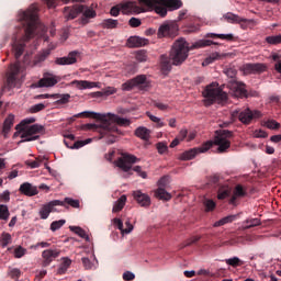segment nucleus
I'll use <instances>...</instances> for the list:
<instances>
[{
    "mask_svg": "<svg viewBox=\"0 0 281 281\" xmlns=\"http://www.w3.org/2000/svg\"><path fill=\"white\" fill-rule=\"evenodd\" d=\"M38 8L32 4L26 11H20L18 20L21 24L18 32L14 34L12 41V49L15 57V60H19L25 52V43L31 38H34L36 34V27H38L37 20Z\"/></svg>",
    "mask_w": 281,
    "mask_h": 281,
    "instance_id": "f257e3e1",
    "label": "nucleus"
},
{
    "mask_svg": "<svg viewBox=\"0 0 281 281\" xmlns=\"http://www.w3.org/2000/svg\"><path fill=\"white\" fill-rule=\"evenodd\" d=\"M74 117H93L100 120V124H86L88 131H97L100 133L101 139L106 137V144H115V135H120L119 126H131L128 119L120 117L116 114L108 113L100 114L95 112H81L76 114Z\"/></svg>",
    "mask_w": 281,
    "mask_h": 281,
    "instance_id": "f03ea898",
    "label": "nucleus"
},
{
    "mask_svg": "<svg viewBox=\"0 0 281 281\" xmlns=\"http://www.w3.org/2000/svg\"><path fill=\"white\" fill-rule=\"evenodd\" d=\"M216 136L214 138V142H206L201 147L191 148L189 150H186L182 153L179 157L181 161H190L196 157V155H200V153H207V150L211 149L212 146H218L217 151L218 153H227V149L232 146V137H234V132L229 130H220L216 131Z\"/></svg>",
    "mask_w": 281,
    "mask_h": 281,
    "instance_id": "7ed1b4c3",
    "label": "nucleus"
},
{
    "mask_svg": "<svg viewBox=\"0 0 281 281\" xmlns=\"http://www.w3.org/2000/svg\"><path fill=\"white\" fill-rule=\"evenodd\" d=\"M210 45H218V43L213 42L212 40H200L193 43L191 46L184 38H179L173 43L170 58L172 65H181L188 58V53L191 49H201L203 47H210Z\"/></svg>",
    "mask_w": 281,
    "mask_h": 281,
    "instance_id": "20e7f679",
    "label": "nucleus"
},
{
    "mask_svg": "<svg viewBox=\"0 0 281 281\" xmlns=\"http://www.w3.org/2000/svg\"><path fill=\"white\" fill-rule=\"evenodd\" d=\"M34 122H36V119L34 117L24 119L15 126V128L21 133V139H23L22 142H36V139H40L41 135L45 133V126L34 124ZM27 124L33 125L26 127Z\"/></svg>",
    "mask_w": 281,
    "mask_h": 281,
    "instance_id": "39448f33",
    "label": "nucleus"
},
{
    "mask_svg": "<svg viewBox=\"0 0 281 281\" xmlns=\"http://www.w3.org/2000/svg\"><path fill=\"white\" fill-rule=\"evenodd\" d=\"M203 98H205V104L206 106H210L211 104H214V102H217V104H223V102H227V94L223 89L218 87V83L213 82L204 89L202 92Z\"/></svg>",
    "mask_w": 281,
    "mask_h": 281,
    "instance_id": "423d86ee",
    "label": "nucleus"
},
{
    "mask_svg": "<svg viewBox=\"0 0 281 281\" xmlns=\"http://www.w3.org/2000/svg\"><path fill=\"white\" fill-rule=\"evenodd\" d=\"M19 74H23L21 61L11 64L10 70L7 72V81L0 92V98L3 95V93H5V91H10L11 89H14L16 85H19ZM1 106H3V102L0 101V109Z\"/></svg>",
    "mask_w": 281,
    "mask_h": 281,
    "instance_id": "0eeeda50",
    "label": "nucleus"
},
{
    "mask_svg": "<svg viewBox=\"0 0 281 281\" xmlns=\"http://www.w3.org/2000/svg\"><path fill=\"white\" fill-rule=\"evenodd\" d=\"M226 76L228 78H232V80L228 82V88L231 89L233 95H235V98H247V86L241 82V81H237L234 78H236V69L234 68H228L225 71Z\"/></svg>",
    "mask_w": 281,
    "mask_h": 281,
    "instance_id": "6e6552de",
    "label": "nucleus"
},
{
    "mask_svg": "<svg viewBox=\"0 0 281 281\" xmlns=\"http://www.w3.org/2000/svg\"><path fill=\"white\" fill-rule=\"evenodd\" d=\"M120 11H122L123 14H142V12H144V9L137 5L136 1H127L112 7L110 10V14L111 16H119Z\"/></svg>",
    "mask_w": 281,
    "mask_h": 281,
    "instance_id": "1a4fd4ad",
    "label": "nucleus"
},
{
    "mask_svg": "<svg viewBox=\"0 0 281 281\" xmlns=\"http://www.w3.org/2000/svg\"><path fill=\"white\" fill-rule=\"evenodd\" d=\"M135 87L139 88L140 91H146L150 87V81H148L146 75H138L122 85L123 91H132Z\"/></svg>",
    "mask_w": 281,
    "mask_h": 281,
    "instance_id": "9d476101",
    "label": "nucleus"
},
{
    "mask_svg": "<svg viewBox=\"0 0 281 281\" xmlns=\"http://www.w3.org/2000/svg\"><path fill=\"white\" fill-rule=\"evenodd\" d=\"M139 8L146 12V9H155L156 14H159V16H166L168 14V7H166V3L159 2V0H138Z\"/></svg>",
    "mask_w": 281,
    "mask_h": 281,
    "instance_id": "9b49d317",
    "label": "nucleus"
},
{
    "mask_svg": "<svg viewBox=\"0 0 281 281\" xmlns=\"http://www.w3.org/2000/svg\"><path fill=\"white\" fill-rule=\"evenodd\" d=\"M233 117H238L241 124H251V121L260 117V111H251L249 108L245 110H235L232 112Z\"/></svg>",
    "mask_w": 281,
    "mask_h": 281,
    "instance_id": "f8f14e48",
    "label": "nucleus"
},
{
    "mask_svg": "<svg viewBox=\"0 0 281 281\" xmlns=\"http://www.w3.org/2000/svg\"><path fill=\"white\" fill-rule=\"evenodd\" d=\"M79 14H83L86 19H94L95 11L93 9H89L85 4H76L68 13V19H76Z\"/></svg>",
    "mask_w": 281,
    "mask_h": 281,
    "instance_id": "ddd939ff",
    "label": "nucleus"
},
{
    "mask_svg": "<svg viewBox=\"0 0 281 281\" xmlns=\"http://www.w3.org/2000/svg\"><path fill=\"white\" fill-rule=\"evenodd\" d=\"M159 188L156 190L155 195L157 199H160L161 201H170L172 199V195L166 191V186H168V176H164L158 181Z\"/></svg>",
    "mask_w": 281,
    "mask_h": 281,
    "instance_id": "4468645a",
    "label": "nucleus"
},
{
    "mask_svg": "<svg viewBox=\"0 0 281 281\" xmlns=\"http://www.w3.org/2000/svg\"><path fill=\"white\" fill-rule=\"evenodd\" d=\"M58 205H65V202L60 201V200H53L46 204H44L41 210H40V216L43 221H46V218H49V214H52V212H56V206Z\"/></svg>",
    "mask_w": 281,
    "mask_h": 281,
    "instance_id": "2eb2a0df",
    "label": "nucleus"
},
{
    "mask_svg": "<svg viewBox=\"0 0 281 281\" xmlns=\"http://www.w3.org/2000/svg\"><path fill=\"white\" fill-rule=\"evenodd\" d=\"M137 162V157L133 155H123V157L119 158L116 166L121 168L124 172H128L133 168V164Z\"/></svg>",
    "mask_w": 281,
    "mask_h": 281,
    "instance_id": "dca6fc26",
    "label": "nucleus"
},
{
    "mask_svg": "<svg viewBox=\"0 0 281 281\" xmlns=\"http://www.w3.org/2000/svg\"><path fill=\"white\" fill-rule=\"evenodd\" d=\"M78 56H80V52L72 50L66 57H57L55 59L56 65H76L78 63Z\"/></svg>",
    "mask_w": 281,
    "mask_h": 281,
    "instance_id": "f3484780",
    "label": "nucleus"
},
{
    "mask_svg": "<svg viewBox=\"0 0 281 281\" xmlns=\"http://www.w3.org/2000/svg\"><path fill=\"white\" fill-rule=\"evenodd\" d=\"M60 256V250L58 249H46L42 252V258H43V267H49L56 258Z\"/></svg>",
    "mask_w": 281,
    "mask_h": 281,
    "instance_id": "a211bd4d",
    "label": "nucleus"
},
{
    "mask_svg": "<svg viewBox=\"0 0 281 281\" xmlns=\"http://www.w3.org/2000/svg\"><path fill=\"white\" fill-rule=\"evenodd\" d=\"M267 71V65L265 64H245L244 65V72L246 74H262Z\"/></svg>",
    "mask_w": 281,
    "mask_h": 281,
    "instance_id": "6ab92c4d",
    "label": "nucleus"
},
{
    "mask_svg": "<svg viewBox=\"0 0 281 281\" xmlns=\"http://www.w3.org/2000/svg\"><path fill=\"white\" fill-rule=\"evenodd\" d=\"M177 34V27L170 24H162L158 29V38L166 36H175Z\"/></svg>",
    "mask_w": 281,
    "mask_h": 281,
    "instance_id": "aec40b11",
    "label": "nucleus"
},
{
    "mask_svg": "<svg viewBox=\"0 0 281 281\" xmlns=\"http://www.w3.org/2000/svg\"><path fill=\"white\" fill-rule=\"evenodd\" d=\"M133 196L140 207H150V196L142 191H134Z\"/></svg>",
    "mask_w": 281,
    "mask_h": 281,
    "instance_id": "412c9836",
    "label": "nucleus"
},
{
    "mask_svg": "<svg viewBox=\"0 0 281 281\" xmlns=\"http://www.w3.org/2000/svg\"><path fill=\"white\" fill-rule=\"evenodd\" d=\"M21 194H25V196H36L38 194V189L30 182H24L20 186Z\"/></svg>",
    "mask_w": 281,
    "mask_h": 281,
    "instance_id": "4be33fe9",
    "label": "nucleus"
},
{
    "mask_svg": "<svg viewBox=\"0 0 281 281\" xmlns=\"http://www.w3.org/2000/svg\"><path fill=\"white\" fill-rule=\"evenodd\" d=\"M55 85H58V79H56V76L49 74H46L37 82V87H55Z\"/></svg>",
    "mask_w": 281,
    "mask_h": 281,
    "instance_id": "5701e85b",
    "label": "nucleus"
},
{
    "mask_svg": "<svg viewBox=\"0 0 281 281\" xmlns=\"http://www.w3.org/2000/svg\"><path fill=\"white\" fill-rule=\"evenodd\" d=\"M146 45H148V40H146L144 37L131 36L127 40V46H130L131 48H134V47H146Z\"/></svg>",
    "mask_w": 281,
    "mask_h": 281,
    "instance_id": "b1692460",
    "label": "nucleus"
},
{
    "mask_svg": "<svg viewBox=\"0 0 281 281\" xmlns=\"http://www.w3.org/2000/svg\"><path fill=\"white\" fill-rule=\"evenodd\" d=\"M114 224L117 226V229L122 232L123 234H131L133 232V224H131V221L125 222V228L124 223H122V220L114 218Z\"/></svg>",
    "mask_w": 281,
    "mask_h": 281,
    "instance_id": "393cba45",
    "label": "nucleus"
},
{
    "mask_svg": "<svg viewBox=\"0 0 281 281\" xmlns=\"http://www.w3.org/2000/svg\"><path fill=\"white\" fill-rule=\"evenodd\" d=\"M223 19H225V21H227V23H248L249 22V20H247L245 18H240L239 15H236L232 12L224 14Z\"/></svg>",
    "mask_w": 281,
    "mask_h": 281,
    "instance_id": "a878e982",
    "label": "nucleus"
},
{
    "mask_svg": "<svg viewBox=\"0 0 281 281\" xmlns=\"http://www.w3.org/2000/svg\"><path fill=\"white\" fill-rule=\"evenodd\" d=\"M159 3H165L166 8L170 10H179L183 8V2L181 0H158Z\"/></svg>",
    "mask_w": 281,
    "mask_h": 281,
    "instance_id": "bb28decb",
    "label": "nucleus"
},
{
    "mask_svg": "<svg viewBox=\"0 0 281 281\" xmlns=\"http://www.w3.org/2000/svg\"><path fill=\"white\" fill-rule=\"evenodd\" d=\"M135 135L144 142H148L150 139V130L144 126H139L138 128H136Z\"/></svg>",
    "mask_w": 281,
    "mask_h": 281,
    "instance_id": "cd10ccee",
    "label": "nucleus"
},
{
    "mask_svg": "<svg viewBox=\"0 0 281 281\" xmlns=\"http://www.w3.org/2000/svg\"><path fill=\"white\" fill-rule=\"evenodd\" d=\"M71 267V259L64 257L61 258V263L59 265V268L57 269L58 276H65L67 273V270Z\"/></svg>",
    "mask_w": 281,
    "mask_h": 281,
    "instance_id": "c85d7f7f",
    "label": "nucleus"
},
{
    "mask_svg": "<svg viewBox=\"0 0 281 281\" xmlns=\"http://www.w3.org/2000/svg\"><path fill=\"white\" fill-rule=\"evenodd\" d=\"M49 49L43 50L42 53L37 54L35 56V59L31 63V67H36V65L44 63V60H47V56H49Z\"/></svg>",
    "mask_w": 281,
    "mask_h": 281,
    "instance_id": "c756f323",
    "label": "nucleus"
},
{
    "mask_svg": "<svg viewBox=\"0 0 281 281\" xmlns=\"http://www.w3.org/2000/svg\"><path fill=\"white\" fill-rule=\"evenodd\" d=\"M64 144L65 146H67V148L78 149L87 146V144H91V138H87L86 140H76L75 143H72V145H70L68 140H64Z\"/></svg>",
    "mask_w": 281,
    "mask_h": 281,
    "instance_id": "7c9ffc66",
    "label": "nucleus"
},
{
    "mask_svg": "<svg viewBox=\"0 0 281 281\" xmlns=\"http://www.w3.org/2000/svg\"><path fill=\"white\" fill-rule=\"evenodd\" d=\"M236 218H238V215L225 216V217L221 218L220 221L215 222L213 224V227H223V225H227V223H234V221H236Z\"/></svg>",
    "mask_w": 281,
    "mask_h": 281,
    "instance_id": "2f4dec72",
    "label": "nucleus"
},
{
    "mask_svg": "<svg viewBox=\"0 0 281 281\" xmlns=\"http://www.w3.org/2000/svg\"><path fill=\"white\" fill-rule=\"evenodd\" d=\"M229 194H232V189H229L227 186H222L217 188V199L220 201L227 199Z\"/></svg>",
    "mask_w": 281,
    "mask_h": 281,
    "instance_id": "473e14b6",
    "label": "nucleus"
},
{
    "mask_svg": "<svg viewBox=\"0 0 281 281\" xmlns=\"http://www.w3.org/2000/svg\"><path fill=\"white\" fill-rule=\"evenodd\" d=\"M124 205H126V195H121L120 199L116 202H114L112 212H122V210H124Z\"/></svg>",
    "mask_w": 281,
    "mask_h": 281,
    "instance_id": "72a5a7b5",
    "label": "nucleus"
},
{
    "mask_svg": "<svg viewBox=\"0 0 281 281\" xmlns=\"http://www.w3.org/2000/svg\"><path fill=\"white\" fill-rule=\"evenodd\" d=\"M206 38H221L222 41H234V34H216V33H207L205 35Z\"/></svg>",
    "mask_w": 281,
    "mask_h": 281,
    "instance_id": "f704fd0d",
    "label": "nucleus"
},
{
    "mask_svg": "<svg viewBox=\"0 0 281 281\" xmlns=\"http://www.w3.org/2000/svg\"><path fill=\"white\" fill-rule=\"evenodd\" d=\"M12 126H14V115L13 114H9L8 117L4 120L3 123V133L4 135H8L10 133V128H12Z\"/></svg>",
    "mask_w": 281,
    "mask_h": 281,
    "instance_id": "c9c22d12",
    "label": "nucleus"
},
{
    "mask_svg": "<svg viewBox=\"0 0 281 281\" xmlns=\"http://www.w3.org/2000/svg\"><path fill=\"white\" fill-rule=\"evenodd\" d=\"M72 85H77L78 89H93V87H95V82H90L87 80H74Z\"/></svg>",
    "mask_w": 281,
    "mask_h": 281,
    "instance_id": "e433bc0d",
    "label": "nucleus"
},
{
    "mask_svg": "<svg viewBox=\"0 0 281 281\" xmlns=\"http://www.w3.org/2000/svg\"><path fill=\"white\" fill-rule=\"evenodd\" d=\"M258 225H261V222L259 218H248L244 222L243 228L251 229V227H258Z\"/></svg>",
    "mask_w": 281,
    "mask_h": 281,
    "instance_id": "4c0bfd02",
    "label": "nucleus"
},
{
    "mask_svg": "<svg viewBox=\"0 0 281 281\" xmlns=\"http://www.w3.org/2000/svg\"><path fill=\"white\" fill-rule=\"evenodd\" d=\"M70 232H74L79 236L80 238H85V240L89 241V235H87V232L82 229V227L79 226H69Z\"/></svg>",
    "mask_w": 281,
    "mask_h": 281,
    "instance_id": "58836bf2",
    "label": "nucleus"
},
{
    "mask_svg": "<svg viewBox=\"0 0 281 281\" xmlns=\"http://www.w3.org/2000/svg\"><path fill=\"white\" fill-rule=\"evenodd\" d=\"M119 24L120 22L117 20L106 19L103 20L102 27H104L105 30H115V27H117Z\"/></svg>",
    "mask_w": 281,
    "mask_h": 281,
    "instance_id": "ea45409f",
    "label": "nucleus"
},
{
    "mask_svg": "<svg viewBox=\"0 0 281 281\" xmlns=\"http://www.w3.org/2000/svg\"><path fill=\"white\" fill-rule=\"evenodd\" d=\"M207 186L211 188H217V189L222 187L223 184H221V176L218 175L211 176L209 178Z\"/></svg>",
    "mask_w": 281,
    "mask_h": 281,
    "instance_id": "a19ab883",
    "label": "nucleus"
},
{
    "mask_svg": "<svg viewBox=\"0 0 281 281\" xmlns=\"http://www.w3.org/2000/svg\"><path fill=\"white\" fill-rule=\"evenodd\" d=\"M0 245L3 248H5L8 245H12V235H10V233H2Z\"/></svg>",
    "mask_w": 281,
    "mask_h": 281,
    "instance_id": "79ce46f5",
    "label": "nucleus"
},
{
    "mask_svg": "<svg viewBox=\"0 0 281 281\" xmlns=\"http://www.w3.org/2000/svg\"><path fill=\"white\" fill-rule=\"evenodd\" d=\"M61 203H64V205H61V207H66V204L70 205V207H75V209L80 207V201L74 200L71 198H65L64 201H61Z\"/></svg>",
    "mask_w": 281,
    "mask_h": 281,
    "instance_id": "37998d69",
    "label": "nucleus"
},
{
    "mask_svg": "<svg viewBox=\"0 0 281 281\" xmlns=\"http://www.w3.org/2000/svg\"><path fill=\"white\" fill-rule=\"evenodd\" d=\"M9 218H10V210L8 209V205L0 204V220L8 221Z\"/></svg>",
    "mask_w": 281,
    "mask_h": 281,
    "instance_id": "c03bdc74",
    "label": "nucleus"
},
{
    "mask_svg": "<svg viewBox=\"0 0 281 281\" xmlns=\"http://www.w3.org/2000/svg\"><path fill=\"white\" fill-rule=\"evenodd\" d=\"M225 262L229 267H234V268L243 267V265H244L243 260H240V258H238V257H233V258L226 259Z\"/></svg>",
    "mask_w": 281,
    "mask_h": 281,
    "instance_id": "a18cd8bd",
    "label": "nucleus"
},
{
    "mask_svg": "<svg viewBox=\"0 0 281 281\" xmlns=\"http://www.w3.org/2000/svg\"><path fill=\"white\" fill-rule=\"evenodd\" d=\"M201 239V236H193L187 239L183 244H181L180 249H184V247H191V245H196Z\"/></svg>",
    "mask_w": 281,
    "mask_h": 281,
    "instance_id": "49530a36",
    "label": "nucleus"
},
{
    "mask_svg": "<svg viewBox=\"0 0 281 281\" xmlns=\"http://www.w3.org/2000/svg\"><path fill=\"white\" fill-rule=\"evenodd\" d=\"M221 58V55L218 53H213L209 57L204 59L202 63L203 67H207V65H212L215 60H218Z\"/></svg>",
    "mask_w": 281,
    "mask_h": 281,
    "instance_id": "de8ad7c7",
    "label": "nucleus"
},
{
    "mask_svg": "<svg viewBox=\"0 0 281 281\" xmlns=\"http://www.w3.org/2000/svg\"><path fill=\"white\" fill-rule=\"evenodd\" d=\"M268 45H281V35H272L266 37Z\"/></svg>",
    "mask_w": 281,
    "mask_h": 281,
    "instance_id": "09e8293b",
    "label": "nucleus"
},
{
    "mask_svg": "<svg viewBox=\"0 0 281 281\" xmlns=\"http://www.w3.org/2000/svg\"><path fill=\"white\" fill-rule=\"evenodd\" d=\"M161 69L162 71H170L172 69L170 59L166 58L165 56H161Z\"/></svg>",
    "mask_w": 281,
    "mask_h": 281,
    "instance_id": "8fccbe9b",
    "label": "nucleus"
},
{
    "mask_svg": "<svg viewBox=\"0 0 281 281\" xmlns=\"http://www.w3.org/2000/svg\"><path fill=\"white\" fill-rule=\"evenodd\" d=\"M65 223H67V221H65V220H59V221L52 222L50 231L52 232H58V229H60V227H63V225H65Z\"/></svg>",
    "mask_w": 281,
    "mask_h": 281,
    "instance_id": "3c124183",
    "label": "nucleus"
},
{
    "mask_svg": "<svg viewBox=\"0 0 281 281\" xmlns=\"http://www.w3.org/2000/svg\"><path fill=\"white\" fill-rule=\"evenodd\" d=\"M56 98H59L57 100V104H67L69 102V100L71 99V95L69 93L56 94Z\"/></svg>",
    "mask_w": 281,
    "mask_h": 281,
    "instance_id": "603ef678",
    "label": "nucleus"
},
{
    "mask_svg": "<svg viewBox=\"0 0 281 281\" xmlns=\"http://www.w3.org/2000/svg\"><path fill=\"white\" fill-rule=\"evenodd\" d=\"M136 60H138V63H146L148 60V54L146 50H138L136 53Z\"/></svg>",
    "mask_w": 281,
    "mask_h": 281,
    "instance_id": "864d4df0",
    "label": "nucleus"
},
{
    "mask_svg": "<svg viewBox=\"0 0 281 281\" xmlns=\"http://www.w3.org/2000/svg\"><path fill=\"white\" fill-rule=\"evenodd\" d=\"M205 212H214L216 210V202L213 200H206L204 202Z\"/></svg>",
    "mask_w": 281,
    "mask_h": 281,
    "instance_id": "5fc2aeb1",
    "label": "nucleus"
},
{
    "mask_svg": "<svg viewBox=\"0 0 281 281\" xmlns=\"http://www.w3.org/2000/svg\"><path fill=\"white\" fill-rule=\"evenodd\" d=\"M9 276L12 280H19V278H21V270L19 268H13L9 271Z\"/></svg>",
    "mask_w": 281,
    "mask_h": 281,
    "instance_id": "6e6d98bb",
    "label": "nucleus"
},
{
    "mask_svg": "<svg viewBox=\"0 0 281 281\" xmlns=\"http://www.w3.org/2000/svg\"><path fill=\"white\" fill-rule=\"evenodd\" d=\"M234 195L235 196H246L247 192L245 191V189L243 188L241 184H237L235 188Z\"/></svg>",
    "mask_w": 281,
    "mask_h": 281,
    "instance_id": "4d7b16f0",
    "label": "nucleus"
},
{
    "mask_svg": "<svg viewBox=\"0 0 281 281\" xmlns=\"http://www.w3.org/2000/svg\"><path fill=\"white\" fill-rule=\"evenodd\" d=\"M156 148H157L159 155H164V153L168 151V145H166V143H158L156 145Z\"/></svg>",
    "mask_w": 281,
    "mask_h": 281,
    "instance_id": "13d9d810",
    "label": "nucleus"
},
{
    "mask_svg": "<svg viewBox=\"0 0 281 281\" xmlns=\"http://www.w3.org/2000/svg\"><path fill=\"white\" fill-rule=\"evenodd\" d=\"M128 25L131 27H139V25H142V20H139L137 18H131L128 21Z\"/></svg>",
    "mask_w": 281,
    "mask_h": 281,
    "instance_id": "bf43d9fd",
    "label": "nucleus"
},
{
    "mask_svg": "<svg viewBox=\"0 0 281 281\" xmlns=\"http://www.w3.org/2000/svg\"><path fill=\"white\" fill-rule=\"evenodd\" d=\"M44 109H45V105L43 103H37V104L31 106L30 111L32 113H38V112L43 111Z\"/></svg>",
    "mask_w": 281,
    "mask_h": 281,
    "instance_id": "052dcab7",
    "label": "nucleus"
},
{
    "mask_svg": "<svg viewBox=\"0 0 281 281\" xmlns=\"http://www.w3.org/2000/svg\"><path fill=\"white\" fill-rule=\"evenodd\" d=\"M81 262H82L85 269H93V263L91 262L90 258L83 257L81 259Z\"/></svg>",
    "mask_w": 281,
    "mask_h": 281,
    "instance_id": "680f3d73",
    "label": "nucleus"
},
{
    "mask_svg": "<svg viewBox=\"0 0 281 281\" xmlns=\"http://www.w3.org/2000/svg\"><path fill=\"white\" fill-rule=\"evenodd\" d=\"M15 258H23L25 256V249L23 247H18L14 249Z\"/></svg>",
    "mask_w": 281,
    "mask_h": 281,
    "instance_id": "e2e57ef3",
    "label": "nucleus"
},
{
    "mask_svg": "<svg viewBox=\"0 0 281 281\" xmlns=\"http://www.w3.org/2000/svg\"><path fill=\"white\" fill-rule=\"evenodd\" d=\"M10 201V191H4L3 193H0V203H8Z\"/></svg>",
    "mask_w": 281,
    "mask_h": 281,
    "instance_id": "0e129e2a",
    "label": "nucleus"
},
{
    "mask_svg": "<svg viewBox=\"0 0 281 281\" xmlns=\"http://www.w3.org/2000/svg\"><path fill=\"white\" fill-rule=\"evenodd\" d=\"M267 128H270L272 131H276V128H280V123L276 122V121H268L266 123Z\"/></svg>",
    "mask_w": 281,
    "mask_h": 281,
    "instance_id": "69168bd1",
    "label": "nucleus"
},
{
    "mask_svg": "<svg viewBox=\"0 0 281 281\" xmlns=\"http://www.w3.org/2000/svg\"><path fill=\"white\" fill-rule=\"evenodd\" d=\"M116 92H117V90L113 87H108L102 90L103 95H113Z\"/></svg>",
    "mask_w": 281,
    "mask_h": 281,
    "instance_id": "338daca9",
    "label": "nucleus"
},
{
    "mask_svg": "<svg viewBox=\"0 0 281 281\" xmlns=\"http://www.w3.org/2000/svg\"><path fill=\"white\" fill-rule=\"evenodd\" d=\"M123 280L124 281H132L135 280V273L131 272V271H126L123 273Z\"/></svg>",
    "mask_w": 281,
    "mask_h": 281,
    "instance_id": "774afa93",
    "label": "nucleus"
}]
</instances>
